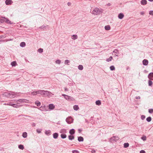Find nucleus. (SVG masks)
I'll return each mask as SVG.
<instances>
[{
	"label": "nucleus",
	"mask_w": 153,
	"mask_h": 153,
	"mask_svg": "<svg viewBox=\"0 0 153 153\" xmlns=\"http://www.w3.org/2000/svg\"><path fill=\"white\" fill-rule=\"evenodd\" d=\"M16 93L10 91L9 93H5L4 94L5 96L10 98H14L15 97Z\"/></svg>",
	"instance_id": "1"
},
{
	"label": "nucleus",
	"mask_w": 153,
	"mask_h": 153,
	"mask_svg": "<svg viewBox=\"0 0 153 153\" xmlns=\"http://www.w3.org/2000/svg\"><path fill=\"white\" fill-rule=\"evenodd\" d=\"M102 12L101 9H100L98 8H95L92 11V13L96 15L100 14Z\"/></svg>",
	"instance_id": "2"
},
{
	"label": "nucleus",
	"mask_w": 153,
	"mask_h": 153,
	"mask_svg": "<svg viewBox=\"0 0 153 153\" xmlns=\"http://www.w3.org/2000/svg\"><path fill=\"white\" fill-rule=\"evenodd\" d=\"M62 96L64 97V98L67 100L69 101H74V98L69 96L65 94H62Z\"/></svg>",
	"instance_id": "3"
},
{
	"label": "nucleus",
	"mask_w": 153,
	"mask_h": 153,
	"mask_svg": "<svg viewBox=\"0 0 153 153\" xmlns=\"http://www.w3.org/2000/svg\"><path fill=\"white\" fill-rule=\"evenodd\" d=\"M119 138L118 136H114L111 138V142H116L119 140Z\"/></svg>",
	"instance_id": "4"
},
{
	"label": "nucleus",
	"mask_w": 153,
	"mask_h": 153,
	"mask_svg": "<svg viewBox=\"0 0 153 153\" xmlns=\"http://www.w3.org/2000/svg\"><path fill=\"white\" fill-rule=\"evenodd\" d=\"M66 122L68 124H71L73 122V119L71 117H69L66 120Z\"/></svg>",
	"instance_id": "5"
},
{
	"label": "nucleus",
	"mask_w": 153,
	"mask_h": 153,
	"mask_svg": "<svg viewBox=\"0 0 153 153\" xmlns=\"http://www.w3.org/2000/svg\"><path fill=\"white\" fill-rule=\"evenodd\" d=\"M26 101V100L25 99H19L15 100V102L17 104H20L24 102H25Z\"/></svg>",
	"instance_id": "6"
},
{
	"label": "nucleus",
	"mask_w": 153,
	"mask_h": 153,
	"mask_svg": "<svg viewBox=\"0 0 153 153\" xmlns=\"http://www.w3.org/2000/svg\"><path fill=\"white\" fill-rule=\"evenodd\" d=\"M38 94H40L41 95H45V91L43 90H39L37 91Z\"/></svg>",
	"instance_id": "7"
},
{
	"label": "nucleus",
	"mask_w": 153,
	"mask_h": 153,
	"mask_svg": "<svg viewBox=\"0 0 153 153\" xmlns=\"http://www.w3.org/2000/svg\"><path fill=\"white\" fill-rule=\"evenodd\" d=\"M5 2L7 5H10L12 4L13 2L11 0H6Z\"/></svg>",
	"instance_id": "8"
},
{
	"label": "nucleus",
	"mask_w": 153,
	"mask_h": 153,
	"mask_svg": "<svg viewBox=\"0 0 153 153\" xmlns=\"http://www.w3.org/2000/svg\"><path fill=\"white\" fill-rule=\"evenodd\" d=\"M49 109L53 110L55 108V106L53 104H50L48 105Z\"/></svg>",
	"instance_id": "9"
},
{
	"label": "nucleus",
	"mask_w": 153,
	"mask_h": 153,
	"mask_svg": "<svg viewBox=\"0 0 153 153\" xmlns=\"http://www.w3.org/2000/svg\"><path fill=\"white\" fill-rule=\"evenodd\" d=\"M143 64L144 65H147L148 63V61L147 59H144L143 61Z\"/></svg>",
	"instance_id": "10"
},
{
	"label": "nucleus",
	"mask_w": 153,
	"mask_h": 153,
	"mask_svg": "<svg viewBox=\"0 0 153 153\" xmlns=\"http://www.w3.org/2000/svg\"><path fill=\"white\" fill-rule=\"evenodd\" d=\"M124 17V15L123 13H120L118 15V17L120 19H122Z\"/></svg>",
	"instance_id": "11"
},
{
	"label": "nucleus",
	"mask_w": 153,
	"mask_h": 153,
	"mask_svg": "<svg viewBox=\"0 0 153 153\" xmlns=\"http://www.w3.org/2000/svg\"><path fill=\"white\" fill-rule=\"evenodd\" d=\"M148 77L149 79L153 80V73H150Z\"/></svg>",
	"instance_id": "12"
},
{
	"label": "nucleus",
	"mask_w": 153,
	"mask_h": 153,
	"mask_svg": "<svg viewBox=\"0 0 153 153\" xmlns=\"http://www.w3.org/2000/svg\"><path fill=\"white\" fill-rule=\"evenodd\" d=\"M45 95L47 96H51V93L50 92L47 91H45Z\"/></svg>",
	"instance_id": "13"
},
{
	"label": "nucleus",
	"mask_w": 153,
	"mask_h": 153,
	"mask_svg": "<svg viewBox=\"0 0 153 153\" xmlns=\"http://www.w3.org/2000/svg\"><path fill=\"white\" fill-rule=\"evenodd\" d=\"M39 109L40 110L42 111H45L46 110L45 106V105L42 106L40 107Z\"/></svg>",
	"instance_id": "14"
},
{
	"label": "nucleus",
	"mask_w": 153,
	"mask_h": 153,
	"mask_svg": "<svg viewBox=\"0 0 153 153\" xmlns=\"http://www.w3.org/2000/svg\"><path fill=\"white\" fill-rule=\"evenodd\" d=\"M4 19L5 20V22L7 24H12L13 23L7 18H6V19Z\"/></svg>",
	"instance_id": "15"
},
{
	"label": "nucleus",
	"mask_w": 153,
	"mask_h": 153,
	"mask_svg": "<svg viewBox=\"0 0 153 153\" xmlns=\"http://www.w3.org/2000/svg\"><path fill=\"white\" fill-rule=\"evenodd\" d=\"M140 2L141 4L143 5H145L147 4V1L146 0H142Z\"/></svg>",
	"instance_id": "16"
},
{
	"label": "nucleus",
	"mask_w": 153,
	"mask_h": 153,
	"mask_svg": "<svg viewBox=\"0 0 153 153\" xmlns=\"http://www.w3.org/2000/svg\"><path fill=\"white\" fill-rule=\"evenodd\" d=\"M58 136V134L57 133H54L53 134V138L54 139H56Z\"/></svg>",
	"instance_id": "17"
},
{
	"label": "nucleus",
	"mask_w": 153,
	"mask_h": 153,
	"mask_svg": "<svg viewBox=\"0 0 153 153\" xmlns=\"http://www.w3.org/2000/svg\"><path fill=\"white\" fill-rule=\"evenodd\" d=\"M51 131L50 130L46 131L45 132V134L48 136H49L51 134Z\"/></svg>",
	"instance_id": "18"
},
{
	"label": "nucleus",
	"mask_w": 153,
	"mask_h": 153,
	"mask_svg": "<svg viewBox=\"0 0 153 153\" xmlns=\"http://www.w3.org/2000/svg\"><path fill=\"white\" fill-rule=\"evenodd\" d=\"M35 103L37 106H39L41 105V102L38 100L36 101Z\"/></svg>",
	"instance_id": "19"
},
{
	"label": "nucleus",
	"mask_w": 153,
	"mask_h": 153,
	"mask_svg": "<svg viewBox=\"0 0 153 153\" xmlns=\"http://www.w3.org/2000/svg\"><path fill=\"white\" fill-rule=\"evenodd\" d=\"M75 130L74 129H71V130H70V131H69V133L71 135H73V134H74L75 133Z\"/></svg>",
	"instance_id": "20"
},
{
	"label": "nucleus",
	"mask_w": 153,
	"mask_h": 153,
	"mask_svg": "<svg viewBox=\"0 0 153 153\" xmlns=\"http://www.w3.org/2000/svg\"><path fill=\"white\" fill-rule=\"evenodd\" d=\"M83 138L82 137L80 136L78 137V140L79 142L83 141Z\"/></svg>",
	"instance_id": "21"
},
{
	"label": "nucleus",
	"mask_w": 153,
	"mask_h": 153,
	"mask_svg": "<svg viewBox=\"0 0 153 153\" xmlns=\"http://www.w3.org/2000/svg\"><path fill=\"white\" fill-rule=\"evenodd\" d=\"M78 38L77 36L76 35H73L72 36L71 38L74 40Z\"/></svg>",
	"instance_id": "22"
},
{
	"label": "nucleus",
	"mask_w": 153,
	"mask_h": 153,
	"mask_svg": "<svg viewBox=\"0 0 153 153\" xmlns=\"http://www.w3.org/2000/svg\"><path fill=\"white\" fill-rule=\"evenodd\" d=\"M73 108L74 110L77 111L79 109V107L78 105H75L74 106Z\"/></svg>",
	"instance_id": "23"
},
{
	"label": "nucleus",
	"mask_w": 153,
	"mask_h": 153,
	"mask_svg": "<svg viewBox=\"0 0 153 153\" xmlns=\"http://www.w3.org/2000/svg\"><path fill=\"white\" fill-rule=\"evenodd\" d=\"M6 19V18L4 17H1V18L0 19H1V22L3 23L4 22H5V19Z\"/></svg>",
	"instance_id": "24"
},
{
	"label": "nucleus",
	"mask_w": 153,
	"mask_h": 153,
	"mask_svg": "<svg viewBox=\"0 0 153 153\" xmlns=\"http://www.w3.org/2000/svg\"><path fill=\"white\" fill-rule=\"evenodd\" d=\"M22 137L24 138H26L27 137V133L26 132H24L23 133L22 135Z\"/></svg>",
	"instance_id": "25"
},
{
	"label": "nucleus",
	"mask_w": 153,
	"mask_h": 153,
	"mask_svg": "<svg viewBox=\"0 0 153 153\" xmlns=\"http://www.w3.org/2000/svg\"><path fill=\"white\" fill-rule=\"evenodd\" d=\"M95 103L96 105H100L101 104L100 101L99 100L96 101Z\"/></svg>",
	"instance_id": "26"
},
{
	"label": "nucleus",
	"mask_w": 153,
	"mask_h": 153,
	"mask_svg": "<svg viewBox=\"0 0 153 153\" xmlns=\"http://www.w3.org/2000/svg\"><path fill=\"white\" fill-rule=\"evenodd\" d=\"M68 137L70 140H72L74 139V136L72 135H70L68 136Z\"/></svg>",
	"instance_id": "27"
},
{
	"label": "nucleus",
	"mask_w": 153,
	"mask_h": 153,
	"mask_svg": "<svg viewBox=\"0 0 153 153\" xmlns=\"http://www.w3.org/2000/svg\"><path fill=\"white\" fill-rule=\"evenodd\" d=\"M105 30H110V27L109 25H106L105 27Z\"/></svg>",
	"instance_id": "28"
},
{
	"label": "nucleus",
	"mask_w": 153,
	"mask_h": 153,
	"mask_svg": "<svg viewBox=\"0 0 153 153\" xmlns=\"http://www.w3.org/2000/svg\"><path fill=\"white\" fill-rule=\"evenodd\" d=\"M25 42H22L20 43V46L21 47H24L25 46Z\"/></svg>",
	"instance_id": "29"
},
{
	"label": "nucleus",
	"mask_w": 153,
	"mask_h": 153,
	"mask_svg": "<svg viewBox=\"0 0 153 153\" xmlns=\"http://www.w3.org/2000/svg\"><path fill=\"white\" fill-rule=\"evenodd\" d=\"M67 137L66 135L65 134H61V137L62 139H64L66 138Z\"/></svg>",
	"instance_id": "30"
},
{
	"label": "nucleus",
	"mask_w": 153,
	"mask_h": 153,
	"mask_svg": "<svg viewBox=\"0 0 153 153\" xmlns=\"http://www.w3.org/2000/svg\"><path fill=\"white\" fill-rule=\"evenodd\" d=\"M78 68L80 70H83V66L82 65H79L78 66Z\"/></svg>",
	"instance_id": "31"
},
{
	"label": "nucleus",
	"mask_w": 153,
	"mask_h": 153,
	"mask_svg": "<svg viewBox=\"0 0 153 153\" xmlns=\"http://www.w3.org/2000/svg\"><path fill=\"white\" fill-rule=\"evenodd\" d=\"M19 148L22 150H23L24 149V147L23 145H19L18 146Z\"/></svg>",
	"instance_id": "32"
},
{
	"label": "nucleus",
	"mask_w": 153,
	"mask_h": 153,
	"mask_svg": "<svg viewBox=\"0 0 153 153\" xmlns=\"http://www.w3.org/2000/svg\"><path fill=\"white\" fill-rule=\"evenodd\" d=\"M66 132V130L64 129H62L60 130V133H65Z\"/></svg>",
	"instance_id": "33"
},
{
	"label": "nucleus",
	"mask_w": 153,
	"mask_h": 153,
	"mask_svg": "<svg viewBox=\"0 0 153 153\" xmlns=\"http://www.w3.org/2000/svg\"><path fill=\"white\" fill-rule=\"evenodd\" d=\"M37 94H38L37 91H33L31 93V94L33 95H36Z\"/></svg>",
	"instance_id": "34"
},
{
	"label": "nucleus",
	"mask_w": 153,
	"mask_h": 153,
	"mask_svg": "<svg viewBox=\"0 0 153 153\" xmlns=\"http://www.w3.org/2000/svg\"><path fill=\"white\" fill-rule=\"evenodd\" d=\"M14 105H13V107L14 108H18L20 107V105L18 104H13Z\"/></svg>",
	"instance_id": "35"
},
{
	"label": "nucleus",
	"mask_w": 153,
	"mask_h": 153,
	"mask_svg": "<svg viewBox=\"0 0 153 153\" xmlns=\"http://www.w3.org/2000/svg\"><path fill=\"white\" fill-rule=\"evenodd\" d=\"M70 62V61L68 59H67V60H65L64 63L65 64H67L68 65H69V64H68V63Z\"/></svg>",
	"instance_id": "36"
},
{
	"label": "nucleus",
	"mask_w": 153,
	"mask_h": 153,
	"mask_svg": "<svg viewBox=\"0 0 153 153\" xmlns=\"http://www.w3.org/2000/svg\"><path fill=\"white\" fill-rule=\"evenodd\" d=\"M146 120L148 122H150L151 121V117H149L146 118Z\"/></svg>",
	"instance_id": "37"
},
{
	"label": "nucleus",
	"mask_w": 153,
	"mask_h": 153,
	"mask_svg": "<svg viewBox=\"0 0 153 153\" xmlns=\"http://www.w3.org/2000/svg\"><path fill=\"white\" fill-rule=\"evenodd\" d=\"M129 145V144L128 143H125L124 144V147L126 148L128 147Z\"/></svg>",
	"instance_id": "38"
},
{
	"label": "nucleus",
	"mask_w": 153,
	"mask_h": 153,
	"mask_svg": "<svg viewBox=\"0 0 153 153\" xmlns=\"http://www.w3.org/2000/svg\"><path fill=\"white\" fill-rule=\"evenodd\" d=\"M16 62L15 61H13L11 63V65L12 66H15L16 65Z\"/></svg>",
	"instance_id": "39"
},
{
	"label": "nucleus",
	"mask_w": 153,
	"mask_h": 153,
	"mask_svg": "<svg viewBox=\"0 0 153 153\" xmlns=\"http://www.w3.org/2000/svg\"><path fill=\"white\" fill-rule=\"evenodd\" d=\"M55 63L56 64H60L61 63V61L58 59L56 61Z\"/></svg>",
	"instance_id": "40"
},
{
	"label": "nucleus",
	"mask_w": 153,
	"mask_h": 153,
	"mask_svg": "<svg viewBox=\"0 0 153 153\" xmlns=\"http://www.w3.org/2000/svg\"><path fill=\"white\" fill-rule=\"evenodd\" d=\"M38 51L39 53H42L43 52V49L40 48L38 49Z\"/></svg>",
	"instance_id": "41"
},
{
	"label": "nucleus",
	"mask_w": 153,
	"mask_h": 153,
	"mask_svg": "<svg viewBox=\"0 0 153 153\" xmlns=\"http://www.w3.org/2000/svg\"><path fill=\"white\" fill-rule=\"evenodd\" d=\"M112 59V56H110L109 58L108 59H106V61L108 62H109L110 61H111Z\"/></svg>",
	"instance_id": "42"
},
{
	"label": "nucleus",
	"mask_w": 153,
	"mask_h": 153,
	"mask_svg": "<svg viewBox=\"0 0 153 153\" xmlns=\"http://www.w3.org/2000/svg\"><path fill=\"white\" fill-rule=\"evenodd\" d=\"M110 68L111 71H114L115 69V67L114 66H110Z\"/></svg>",
	"instance_id": "43"
},
{
	"label": "nucleus",
	"mask_w": 153,
	"mask_h": 153,
	"mask_svg": "<svg viewBox=\"0 0 153 153\" xmlns=\"http://www.w3.org/2000/svg\"><path fill=\"white\" fill-rule=\"evenodd\" d=\"M42 129H37L36 130V132L38 133H40L41 132V131H42Z\"/></svg>",
	"instance_id": "44"
},
{
	"label": "nucleus",
	"mask_w": 153,
	"mask_h": 153,
	"mask_svg": "<svg viewBox=\"0 0 153 153\" xmlns=\"http://www.w3.org/2000/svg\"><path fill=\"white\" fill-rule=\"evenodd\" d=\"M72 153H79V152L77 150H75L72 151Z\"/></svg>",
	"instance_id": "45"
},
{
	"label": "nucleus",
	"mask_w": 153,
	"mask_h": 153,
	"mask_svg": "<svg viewBox=\"0 0 153 153\" xmlns=\"http://www.w3.org/2000/svg\"><path fill=\"white\" fill-rule=\"evenodd\" d=\"M149 112L150 113H153V109H150L149 110Z\"/></svg>",
	"instance_id": "46"
},
{
	"label": "nucleus",
	"mask_w": 153,
	"mask_h": 153,
	"mask_svg": "<svg viewBox=\"0 0 153 153\" xmlns=\"http://www.w3.org/2000/svg\"><path fill=\"white\" fill-rule=\"evenodd\" d=\"M114 53L116 54H118L119 53L117 49L114 50L113 51Z\"/></svg>",
	"instance_id": "47"
},
{
	"label": "nucleus",
	"mask_w": 153,
	"mask_h": 153,
	"mask_svg": "<svg viewBox=\"0 0 153 153\" xmlns=\"http://www.w3.org/2000/svg\"><path fill=\"white\" fill-rule=\"evenodd\" d=\"M4 104L5 105H10V106H13V105H13V104L11 103H7V104L5 103V104Z\"/></svg>",
	"instance_id": "48"
},
{
	"label": "nucleus",
	"mask_w": 153,
	"mask_h": 153,
	"mask_svg": "<svg viewBox=\"0 0 153 153\" xmlns=\"http://www.w3.org/2000/svg\"><path fill=\"white\" fill-rule=\"evenodd\" d=\"M152 84V82L151 80L149 81V86H151Z\"/></svg>",
	"instance_id": "49"
},
{
	"label": "nucleus",
	"mask_w": 153,
	"mask_h": 153,
	"mask_svg": "<svg viewBox=\"0 0 153 153\" xmlns=\"http://www.w3.org/2000/svg\"><path fill=\"white\" fill-rule=\"evenodd\" d=\"M145 118V116L144 115H142L141 117V118L142 120H144Z\"/></svg>",
	"instance_id": "50"
},
{
	"label": "nucleus",
	"mask_w": 153,
	"mask_h": 153,
	"mask_svg": "<svg viewBox=\"0 0 153 153\" xmlns=\"http://www.w3.org/2000/svg\"><path fill=\"white\" fill-rule=\"evenodd\" d=\"M149 14L150 15H153V11L152 10L150 11L149 12Z\"/></svg>",
	"instance_id": "51"
},
{
	"label": "nucleus",
	"mask_w": 153,
	"mask_h": 153,
	"mask_svg": "<svg viewBox=\"0 0 153 153\" xmlns=\"http://www.w3.org/2000/svg\"><path fill=\"white\" fill-rule=\"evenodd\" d=\"M143 140H146V137H143L141 138Z\"/></svg>",
	"instance_id": "52"
},
{
	"label": "nucleus",
	"mask_w": 153,
	"mask_h": 153,
	"mask_svg": "<svg viewBox=\"0 0 153 153\" xmlns=\"http://www.w3.org/2000/svg\"><path fill=\"white\" fill-rule=\"evenodd\" d=\"M140 153H145V152L144 150H142L140 152Z\"/></svg>",
	"instance_id": "53"
},
{
	"label": "nucleus",
	"mask_w": 153,
	"mask_h": 153,
	"mask_svg": "<svg viewBox=\"0 0 153 153\" xmlns=\"http://www.w3.org/2000/svg\"><path fill=\"white\" fill-rule=\"evenodd\" d=\"M140 14L141 15H143L144 14V12L143 11L141 12L140 13Z\"/></svg>",
	"instance_id": "54"
},
{
	"label": "nucleus",
	"mask_w": 153,
	"mask_h": 153,
	"mask_svg": "<svg viewBox=\"0 0 153 153\" xmlns=\"http://www.w3.org/2000/svg\"><path fill=\"white\" fill-rule=\"evenodd\" d=\"M135 98L137 99H140V96L136 97Z\"/></svg>",
	"instance_id": "55"
},
{
	"label": "nucleus",
	"mask_w": 153,
	"mask_h": 153,
	"mask_svg": "<svg viewBox=\"0 0 153 153\" xmlns=\"http://www.w3.org/2000/svg\"><path fill=\"white\" fill-rule=\"evenodd\" d=\"M67 4H68V6H70V5H71V2H68V3H67Z\"/></svg>",
	"instance_id": "56"
},
{
	"label": "nucleus",
	"mask_w": 153,
	"mask_h": 153,
	"mask_svg": "<svg viewBox=\"0 0 153 153\" xmlns=\"http://www.w3.org/2000/svg\"><path fill=\"white\" fill-rule=\"evenodd\" d=\"M65 91H68V89L67 88H65Z\"/></svg>",
	"instance_id": "57"
},
{
	"label": "nucleus",
	"mask_w": 153,
	"mask_h": 153,
	"mask_svg": "<svg viewBox=\"0 0 153 153\" xmlns=\"http://www.w3.org/2000/svg\"><path fill=\"white\" fill-rule=\"evenodd\" d=\"M45 27V26H44L43 27V26H42L40 28H43L44 27Z\"/></svg>",
	"instance_id": "58"
},
{
	"label": "nucleus",
	"mask_w": 153,
	"mask_h": 153,
	"mask_svg": "<svg viewBox=\"0 0 153 153\" xmlns=\"http://www.w3.org/2000/svg\"><path fill=\"white\" fill-rule=\"evenodd\" d=\"M33 125L34 126H36V124L34 123H33Z\"/></svg>",
	"instance_id": "59"
},
{
	"label": "nucleus",
	"mask_w": 153,
	"mask_h": 153,
	"mask_svg": "<svg viewBox=\"0 0 153 153\" xmlns=\"http://www.w3.org/2000/svg\"><path fill=\"white\" fill-rule=\"evenodd\" d=\"M149 1H153V0H148Z\"/></svg>",
	"instance_id": "60"
},
{
	"label": "nucleus",
	"mask_w": 153,
	"mask_h": 153,
	"mask_svg": "<svg viewBox=\"0 0 153 153\" xmlns=\"http://www.w3.org/2000/svg\"><path fill=\"white\" fill-rule=\"evenodd\" d=\"M78 131H81V130L80 129H78Z\"/></svg>",
	"instance_id": "61"
},
{
	"label": "nucleus",
	"mask_w": 153,
	"mask_h": 153,
	"mask_svg": "<svg viewBox=\"0 0 153 153\" xmlns=\"http://www.w3.org/2000/svg\"><path fill=\"white\" fill-rule=\"evenodd\" d=\"M108 6H110V4H108Z\"/></svg>",
	"instance_id": "62"
},
{
	"label": "nucleus",
	"mask_w": 153,
	"mask_h": 153,
	"mask_svg": "<svg viewBox=\"0 0 153 153\" xmlns=\"http://www.w3.org/2000/svg\"><path fill=\"white\" fill-rule=\"evenodd\" d=\"M1 19H0V23H1Z\"/></svg>",
	"instance_id": "63"
},
{
	"label": "nucleus",
	"mask_w": 153,
	"mask_h": 153,
	"mask_svg": "<svg viewBox=\"0 0 153 153\" xmlns=\"http://www.w3.org/2000/svg\"><path fill=\"white\" fill-rule=\"evenodd\" d=\"M152 41H153V40H152Z\"/></svg>",
	"instance_id": "64"
}]
</instances>
